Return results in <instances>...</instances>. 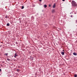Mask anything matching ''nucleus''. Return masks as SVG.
Returning a JSON list of instances; mask_svg holds the SVG:
<instances>
[{
  "mask_svg": "<svg viewBox=\"0 0 77 77\" xmlns=\"http://www.w3.org/2000/svg\"><path fill=\"white\" fill-rule=\"evenodd\" d=\"M47 6L46 5H44V7H45V8H47Z\"/></svg>",
  "mask_w": 77,
  "mask_h": 77,
  "instance_id": "6e6552de",
  "label": "nucleus"
},
{
  "mask_svg": "<svg viewBox=\"0 0 77 77\" xmlns=\"http://www.w3.org/2000/svg\"><path fill=\"white\" fill-rule=\"evenodd\" d=\"M76 22H77V21H76Z\"/></svg>",
  "mask_w": 77,
  "mask_h": 77,
  "instance_id": "412c9836",
  "label": "nucleus"
},
{
  "mask_svg": "<svg viewBox=\"0 0 77 77\" xmlns=\"http://www.w3.org/2000/svg\"><path fill=\"white\" fill-rule=\"evenodd\" d=\"M52 13H54L55 12V10H53L52 11Z\"/></svg>",
  "mask_w": 77,
  "mask_h": 77,
  "instance_id": "423d86ee",
  "label": "nucleus"
},
{
  "mask_svg": "<svg viewBox=\"0 0 77 77\" xmlns=\"http://www.w3.org/2000/svg\"><path fill=\"white\" fill-rule=\"evenodd\" d=\"M73 55H74V56H77V53H75V52H74L73 53Z\"/></svg>",
  "mask_w": 77,
  "mask_h": 77,
  "instance_id": "f03ea898",
  "label": "nucleus"
},
{
  "mask_svg": "<svg viewBox=\"0 0 77 77\" xmlns=\"http://www.w3.org/2000/svg\"><path fill=\"white\" fill-rule=\"evenodd\" d=\"M17 56H18V55H17V53H16L15 54H14V57H17Z\"/></svg>",
  "mask_w": 77,
  "mask_h": 77,
  "instance_id": "7ed1b4c3",
  "label": "nucleus"
},
{
  "mask_svg": "<svg viewBox=\"0 0 77 77\" xmlns=\"http://www.w3.org/2000/svg\"><path fill=\"white\" fill-rule=\"evenodd\" d=\"M61 53L62 55H64V53L63 52H61Z\"/></svg>",
  "mask_w": 77,
  "mask_h": 77,
  "instance_id": "39448f33",
  "label": "nucleus"
},
{
  "mask_svg": "<svg viewBox=\"0 0 77 77\" xmlns=\"http://www.w3.org/2000/svg\"><path fill=\"white\" fill-rule=\"evenodd\" d=\"M53 8H55V7H56V4H54V5H53Z\"/></svg>",
  "mask_w": 77,
  "mask_h": 77,
  "instance_id": "20e7f679",
  "label": "nucleus"
},
{
  "mask_svg": "<svg viewBox=\"0 0 77 77\" xmlns=\"http://www.w3.org/2000/svg\"><path fill=\"white\" fill-rule=\"evenodd\" d=\"M39 2H41L42 1V0H39Z\"/></svg>",
  "mask_w": 77,
  "mask_h": 77,
  "instance_id": "2eb2a0df",
  "label": "nucleus"
},
{
  "mask_svg": "<svg viewBox=\"0 0 77 77\" xmlns=\"http://www.w3.org/2000/svg\"><path fill=\"white\" fill-rule=\"evenodd\" d=\"M50 6H51V5H49V7H50Z\"/></svg>",
  "mask_w": 77,
  "mask_h": 77,
  "instance_id": "f3484780",
  "label": "nucleus"
},
{
  "mask_svg": "<svg viewBox=\"0 0 77 77\" xmlns=\"http://www.w3.org/2000/svg\"><path fill=\"white\" fill-rule=\"evenodd\" d=\"M7 26H9V23H8L7 24Z\"/></svg>",
  "mask_w": 77,
  "mask_h": 77,
  "instance_id": "0eeeda50",
  "label": "nucleus"
},
{
  "mask_svg": "<svg viewBox=\"0 0 77 77\" xmlns=\"http://www.w3.org/2000/svg\"><path fill=\"white\" fill-rule=\"evenodd\" d=\"M5 55H6V56H8V54H5Z\"/></svg>",
  "mask_w": 77,
  "mask_h": 77,
  "instance_id": "ddd939ff",
  "label": "nucleus"
},
{
  "mask_svg": "<svg viewBox=\"0 0 77 77\" xmlns=\"http://www.w3.org/2000/svg\"><path fill=\"white\" fill-rule=\"evenodd\" d=\"M7 60H8L9 61H10V60L8 58V59H7Z\"/></svg>",
  "mask_w": 77,
  "mask_h": 77,
  "instance_id": "4468645a",
  "label": "nucleus"
},
{
  "mask_svg": "<svg viewBox=\"0 0 77 77\" xmlns=\"http://www.w3.org/2000/svg\"><path fill=\"white\" fill-rule=\"evenodd\" d=\"M72 17V15H71V17Z\"/></svg>",
  "mask_w": 77,
  "mask_h": 77,
  "instance_id": "6ab92c4d",
  "label": "nucleus"
},
{
  "mask_svg": "<svg viewBox=\"0 0 77 77\" xmlns=\"http://www.w3.org/2000/svg\"><path fill=\"white\" fill-rule=\"evenodd\" d=\"M62 0V1H63V2L65 1V0Z\"/></svg>",
  "mask_w": 77,
  "mask_h": 77,
  "instance_id": "dca6fc26",
  "label": "nucleus"
},
{
  "mask_svg": "<svg viewBox=\"0 0 77 77\" xmlns=\"http://www.w3.org/2000/svg\"><path fill=\"white\" fill-rule=\"evenodd\" d=\"M74 77H77V75L75 74V75H74Z\"/></svg>",
  "mask_w": 77,
  "mask_h": 77,
  "instance_id": "9d476101",
  "label": "nucleus"
},
{
  "mask_svg": "<svg viewBox=\"0 0 77 77\" xmlns=\"http://www.w3.org/2000/svg\"><path fill=\"white\" fill-rule=\"evenodd\" d=\"M17 71L18 72H19V71H20V70L19 69H17Z\"/></svg>",
  "mask_w": 77,
  "mask_h": 77,
  "instance_id": "1a4fd4ad",
  "label": "nucleus"
},
{
  "mask_svg": "<svg viewBox=\"0 0 77 77\" xmlns=\"http://www.w3.org/2000/svg\"><path fill=\"white\" fill-rule=\"evenodd\" d=\"M24 7L23 6H22V9H23V8H24Z\"/></svg>",
  "mask_w": 77,
  "mask_h": 77,
  "instance_id": "9b49d317",
  "label": "nucleus"
},
{
  "mask_svg": "<svg viewBox=\"0 0 77 77\" xmlns=\"http://www.w3.org/2000/svg\"><path fill=\"white\" fill-rule=\"evenodd\" d=\"M71 3L72 5V6L74 7L77 6V5L76 4V2L74 1H72Z\"/></svg>",
  "mask_w": 77,
  "mask_h": 77,
  "instance_id": "f257e3e1",
  "label": "nucleus"
},
{
  "mask_svg": "<svg viewBox=\"0 0 77 77\" xmlns=\"http://www.w3.org/2000/svg\"><path fill=\"white\" fill-rule=\"evenodd\" d=\"M1 69H0V72H1Z\"/></svg>",
  "mask_w": 77,
  "mask_h": 77,
  "instance_id": "a211bd4d",
  "label": "nucleus"
},
{
  "mask_svg": "<svg viewBox=\"0 0 77 77\" xmlns=\"http://www.w3.org/2000/svg\"><path fill=\"white\" fill-rule=\"evenodd\" d=\"M63 51H64V50H63Z\"/></svg>",
  "mask_w": 77,
  "mask_h": 77,
  "instance_id": "aec40b11",
  "label": "nucleus"
},
{
  "mask_svg": "<svg viewBox=\"0 0 77 77\" xmlns=\"http://www.w3.org/2000/svg\"><path fill=\"white\" fill-rule=\"evenodd\" d=\"M5 18H8V16H6Z\"/></svg>",
  "mask_w": 77,
  "mask_h": 77,
  "instance_id": "f8f14e48",
  "label": "nucleus"
}]
</instances>
